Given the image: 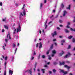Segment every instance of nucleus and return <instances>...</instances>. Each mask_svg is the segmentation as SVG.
<instances>
[{
    "label": "nucleus",
    "mask_w": 75,
    "mask_h": 75,
    "mask_svg": "<svg viewBox=\"0 0 75 75\" xmlns=\"http://www.w3.org/2000/svg\"><path fill=\"white\" fill-rule=\"evenodd\" d=\"M52 21H50V22H49V23H48V24H51V23H52Z\"/></svg>",
    "instance_id": "54"
},
{
    "label": "nucleus",
    "mask_w": 75,
    "mask_h": 75,
    "mask_svg": "<svg viewBox=\"0 0 75 75\" xmlns=\"http://www.w3.org/2000/svg\"><path fill=\"white\" fill-rule=\"evenodd\" d=\"M64 64H65V62H63L62 63L61 62H59V65L60 66H61V65H64Z\"/></svg>",
    "instance_id": "12"
},
{
    "label": "nucleus",
    "mask_w": 75,
    "mask_h": 75,
    "mask_svg": "<svg viewBox=\"0 0 75 75\" xmlns=\"http://www.w3.org/2000/svg\"><path fill=\"white\" fill-rule=\"evenodd\" d=\"M19 31H21V27L20 26V25H19L18 26V28H17V32H16L17 33H18V31H19Z\"/></svg>",
    "instance_id": "5"
},
{
    "label": "nucleus",
    "mask_w": 75,
    "mask_h": 75,
    "mask_svg": "<svg viewBox=\"0 0 75 75\" xmlns=\"http://www.w3.org/2000/svg\"><path fill=\"white\" fill-rule=\"evenodd\" d=\"M66 28H70V27H69V25H67L66 26Z\"/></svg>",
    "instance_id": "45"
},
{
    "label": "nucleus",
    "mask_w": 75,
    "mask_h": 75,
    "mask_svg": "<svg viewBox=\"0 0 75 75\" xmlns=\"http://www.w3.org/2000/svg\"><path fill=\"white\" fill-rule=\"evenodd\" d=\"M36 55V53H35V52L34 51L33 54V55Z\"/></svg>",
    "instance_id": "50"
},
{
    "label": "nucleus",
    "mask_w": 75,
    "mask_h": 75,
    "mask_svg": "<svg viewBox=\"0 0 75 75\" xmlns=\"http://www.w3.org/2000/svg\"><path fill=\"white\" fill-rule=\"evenodd\" d=\"M42 58L44 59V58H45V55H42Z\"/></svg>",
    "instance_id": "40"
},
{
    "label": "nucleus",
    "mask_w": 75,
    "mask_h": 75,
    "mask_svg": "<svg viewBox=\"0 0 75 75\" xmlns=\"http://www.w3.org/2000/svg\"><path fill=\"white\" fill-rule=\"evenodd\" d=\"M52 35V36L53 37H54V35H57V32L56 31H54V33H52L51 34Z\"/></svg>",
    "instance_id": "7"
},
{
    "label": "nucleus",
    "mask_w": 75,
    "mask_h": 75,
    "mask_svg": "<svg viewBox=\"0 0 75 75\" xmlns=\"http://www.w3.org/2000/svg\"><path fill=\"white\" fill-rule=\"evenodd\" d=\"M16 29H15L13 33V34H14H14H16Z\"/></svg>",
    "instance_id": "36"
},
{
    "label": "nucleus",
    "mask_w": 75,
    "mask_h": 75,
    "mask_svg": "<svg viewBox=\"0 0 75 75\" xmlns=\"http://www.w3.org/2000/svg\"><path fill=\"white\" fill-rule=\"evenodd\" d=\"M71 30L72 31H74L75 32V29H73L72 28H71Z\"/></svg>",
    "instance_id": "34"
},
{
    "label": "nucleus",
    "mask_w": 75,
    "mask_h": 75,
    "mask_svg": "<svg viewBox=\"0 0 75 75\" xmlns=\"http://www.w3.org/2000/svg\"><path fill=\"white\" fill-rule=\"evenodd\" d=\"M70 56H71V54L69 52H68V54L66 55L64 58H68V57H70Z\"/></svg>",
    "instance_id": "6"
},
{
    "label": "nucleus",
    "mask_w": 75,
    "mask_h": 75,
    "mask_svg": "<svg viewBox=\"0 0 75 75\" xmlns=\"http://www.w3.org/2000/svg\"><path fill=\"white\" fill-rule=\"evenodd\" d=\"M50 50H48V51H47V53H46V54L47 55H48V54H49V53H50Z\"/></svg>",
    "instance_id": "31"
},
{
    "label": "nucleus",
    "mask_w": 75,
    "mask_h": 75,
    "mask_svg": "<svg viewBox=\"0 0 75 75\" xmlns=\"http://www.w3.org/2000/svg\"><path fill=\"white\" fill-rule=\"evenodd\" d=\"M39 44L40 45L39 47V49H40V48H42V44L41 43V42H40V43H39Z\"/></svg>",
    "instance_id": "14"
},
{
    "label": "nucleus",
    "mask_w": 75,
    "mask_h": 75,
    "mask_svg": "<svg viewBox=\"0 0 75 75\" xmlns=\"http://www.w3.org/2000/svg\"><path fill=\"white\" fill-rule=\"evenodd\" d=\"M4 28H6V29L8 30V26H7L4 25Z\"/></svg>",
    "instance_id": "22"
},
{
    "label": "nucleus",
    "mask_w": 75,
    "mask_h": 75,
    "mask_svg": "<svg viewBox=\"0 0 75 75\" xmlns=\"http://www.w3.org/2000/svg\"><path fill=\"white\" fill-rule=\"evenodd\" d=\"M70 23L68 22L67 23V25H70Z\"/></svg>",
    "instance_id": "49"
},
{
    "label": "nucleus",
    "mask_w": 75,
    "mask_h": 75,
    "mask_svg": "<svg viewBox=\"0 0 75 75\" xmlns=\"http://www.w3.org/2000/svg\"><path fill=\"white\" fill-rule=\"evenodd\" d=\"M25 7V4H24L23 5V8H22V9L23 10V15L24 16H25V10L24 8V7Z\"/></svg>",
    "instance_id": "2"
},
{
    "label": "nucleus",
    "mask_w": 75,
    "mask_h": 75,
    "mask_svg": "<svg viewBox=\"0 0 75 75\" xmlns=\"http://www.w3.org/2000/svg\"><path fill=\"white\" fill-rule=\"evenodd\" d=\"M14 60V56H12V61H13Z\"/></svg>",
    "instance_id": "37"
},
{
    "label": "nucleus",
    "mask_w": 75,
    "mask_h": 75,
    "mask_svg": "<svg viewBox=\"0 0 75 75\" xmlns=\"http://www.w3.org/2000/svg\"><path fill=\"white\" fill-rule=\"evenodd\" d=\"M64 14H63V16H65V14H67V11L65 10H64Z\"/></svg>",
    "instance_id": "10"
},
{
    "label": "nucleus",
    "mask_w": 75,
    "mask_h": 75,
    "mask_svg": "<svg viewBox=\"0 0 75 75\" xmlns=\"http://www.w3.org/2000/svg\"><path fill=\"white\" fill-rule=\"evenodd\" d=\"M21 16H23V13H21Z\"/></svg>",
    "instance_id": "62"
},
{
    "label": "nucleus",
    "mask_w": 75,
    "mask_h": 75,
    "mask_svg": "<svg viewBox=\"0 0 75 75\" xmlns=\"http://www.w3.org/2000/svg\"><path fill=\"white\" fill-rule=\"evenodd\" d=\"M54 45L53 44H52L50 46V50H51L52 48H53V45Z\"/></svg>",
    "instance_id": "15"
},
{
    "label": "nucleus",
    "mask_w": 75,
    "mask_h": 75,
    "mask_svg": "<svg viewBox=\"0 0 75 75\" xmlns=\"http://www.w3.org/2000/svg\"><path fill=\"white\" fill-rule=\"evenodd\" d=\"M52 54H56V51H55V50H53L52 51Z\"/></svg>",
    "instance_id": "17"
},
{
    "label": "nucleus",
    "mask_w": 75,
    "mask_h": 75,
    "mask_svg": "<svg viewBox=\"0 0 75 75\" xmlns=\"http://www.w3.org/2000/svg\"><path fill=\"white\" fill-rule=\"evenodd\" d=\"M28 72V73H29L30 74V75H32V71H31V69L30 70H28L25 71V72Z\"/></svg>",
    "instance_id": "4"
},
{
    "label": "nucleus",
    "mask_w": 75,
    "mask_h": 75,
    "mask_svg": "<svg viewBox=\"0 0 75 75\" xmlns=\"http://www.w3.org/2000/svg\"><path fill=\"white\" fill-rule=\"evenodd\" d=\"M45 64H47V61H45Z\"/></svg>",
    "instance_id": "52"
},
{
    "label": "nucleus",
    "mask_w": 75,
    "mask_h": 75,
    "mask_svg": "<svg viewBox=\"0 0 75 75\" xmlns=\"http://www.w3.org/2000/svg\"><path fill=\"white\" fill-rule=\"evenodd\" d=\"M47 20L46 21V22L45 23V25H46V24H47Z\"/></svg>",
    "instance_id": "53"
},
{
    "label": "nucleus",
    "mask_w": 75,
    "mask_h": 75,
    "mask_svg": "<svg viewBox=\"0 0 75 75\" xmlns=\"http://www.w3.org/2000/svg\"><path fill=\"white\" fill-rule=\"evenodd\" d=\"M51 55H52V57H54V55H55V54L53 53L51 54Z\"/></svg>",
    "instance_id": "43"
},
{
    "label": "nucleus",
    "mask_w": 75,
    "mask_h": 75,
    "mask_svg": "<svg viewBox=\"0 0 75 75\" xmlns=\"http://www.w3.org/2000/svg\"><path fill=\"white\" fill-rule=\"evenodd\" d=\"M2 3L1 2L0 3V6H2Z\"/></svg>",
    "instance_id": "58"
},
{
    "label": "nucleus",
    "mask_w": 75,
    "mask_h": 75,
    "mask_svg": "<svg viewBox=\"0 0 75 75\" xmlns=\"http://www.w3.org/2000/svg\"><path fill=\"white\" fill-rule=\"evenodd\" d=\"M46 64H47V65H50V62H47Z\"/></svg>",
    "instance_id": "51"
},
{
    "label": "nucleus",
    "mask_w": 75,
    "mask_h": 75,
    "mask_svg": "<svg viewBox=\"0 0 75 75\" xmlns=\"http://www.w3.org/2000/svg\"><path fill=\"white\" fill-rule=\"evenodd\" d=\"M57 64H58V63H57V62H53V64L54 65H57Z\"/></svg>",
    "instance_id": "26"
},
{
    "label": "nucleus",
    "mask_w": 75,
    "mask_h": 75,
    "mask_svg": "<svg viewBox=\"0 0 75 75\" xmlns=\"http://www.w3.org/2000/svg\"><path fill=\"white\" fill-rule=\"evenodd\" d=\"M73 37V36H72L70 35L68 37V38L69 39H71V38H72Z\"/></svg>",
    "instance_id": "21"
},
{
    "label": "nucleus",
    "mask_w": 75,
    "mask_h": 75,
    "mask_svg": "<svg viewBox=\"0 0 75 75\" xmlns=\"http://www.w3.org/2000/svg\"><path fill=\"white\" fill-rule=\"evenodd\" d=\"M37 71L38 72H40V70L39 69H37Z\"/></svg>",
    "instance_id": "61"
},
{
    "label": "nucleus",
    "mask_w": 75,
    "mask_h": 75,
    "mask_svg": "<svg viewBox=\"0 0 75 75\" xmlns=\"http://www.w3.org/2000/svg\"><path fill=\"white\" fill-rule=\"evenodd\" d=\"M42 3L40 4V8H42Z\"/></svg>",
    "instance_id": "32"
},
{
    "label": "nucleus",
    "mask_w": 75,
    "mask_h": 75,
    "mask_svg": "<svg viewBox=\"0 0 75 75\" xmlns=\"http://www.w3.org/2000/svg\"><path fill=\"white\" fill-rule=\"evenodd\" d=\"M75 42V38H73V42Z\"/></svg>",
    "instance_id": "47"
},
{
    "label": "nucleus",
    "mask_w": 75,
    "mask_h": 75,
    "mask_svg": "<svg viewBox=\"0 0 75 75\" xmlns=\"http://www.w3.org/2000/svg\"><path fill=\"white\" fill-rule=\"evenodd\" d=\"M44 26H45V29H46V28H47V27H48V25H45Z\"/></svg>",
    "instance_id": "30"
},
{
    "label": "nucleus",
    "mask_w": 75,
    "mask_h": 75,
    "mask_svg": "<svg viewBox=\"0 0 75 75\" xmlns=\"http://www.w3.org/2000/svg\"><path fill=\"white\" fill-rule=\"evenodd\" d=\"M64 67L65 68H67V69H68V71H69V68H70V67H69L68 66V65H65L64 66Z\"/></svg>",
    "instance_id": "8"
},
{
    "label": "nucleus",
    "mask_w": 75,
    "mask_h": 75,
    "mask_svg": "<svg viewBox=\"0 0 75 75\" xmlns=\"http://www.w3.org/2000/svg\"><path fill=\"white\" fill-rule=\"evenodd\" d=\"M53 13H55V9L53 10Z\"/></svg>",
    "instance_id": "56"
},
{
    "label": "nucleus",
    "mask_w": 75,
    "mask_h": 75,
    "mask_svg": "<svg viewBox=\"0 0 75 75\" xmlns=\"http://www.w3.org/2000/svg\"><path fill=\"white\" fill-rule=\"evenodd\" d=\"M45 70V69H41V71H42V73H43V74L45 73V71H44Z\"/></svg>",
    "instance_id": "27"
},
{
    "label": "nucleus",
    "mask_w": 75,
    "mask_h": 75,
    "mask_svg": "<svg viewBox=\"0 0 75 75\" xmlns=\"http://www.w3.org/2000/svg\"><path fill=\"white\" fill-rule=\"evenodd\" d=\"M61 42H62V43H64V42H65V40H62L61 41Z\"/></svg>",
    "instance_id": "23"
},
{
    "label": "nucleus",
    "mask_w": 75,
    "mask_h": 75,
    "mask_svg": "<svg viewBox=\"0 0 75 75\" xmlns=\"http://www.w3.org/2000/svg\"><path fill=\"white\" fill-rule=\"evenodd\" d=\"M48 59L49 60H51V59H52V58H51L50 55H48Z\"/></svg>",
    "instance_id": "20"
},
{
    "label": "nucleus",
    "mask_w": 75,
    "mask_h": 75,
    "mask_svg": "<svg viewBox=\"0 0 75 75\" xmlns=\"http://www.w3.org/2000/svg\"><path fill=\"white\" fill-rule=\"evenodd\" d=\"M54 15H52V16L50 17V18H52V17H54Z\"/></svg>",
    "instance_id": "63"
},
{
    "label": "nucleus",
    "mask_w": 75,
    "mask_h": 75,
    "mask_svg": "<svg viewBox=\"0 0 75 75\" xmlns=\"http://www.w3.org/2000/svg\"><path fill=\"white\" fill-rule=\"evenodd\" d=\"M40 56H41V54H39L38 57V59H40Z\"/></svg>",
    "instance_id": "48"
},
{
    "label": "nucleus",
    "mask_w": 75,
    "mask_h": 75,
    "mask_svg": "<svg viewBox=\"0 0 75 75\" xmlns=\"http://www.w3.org/2000/svg\"><path fill=\"white\" fill-rule=\"evenodd\" d=\"M8 36L9 37V39H10V40H11V37H10V34L8 33L7 34L6 36V37L7 39H5V41H6V42H7L9 40L8 38Z\"/></svg>",
    "instance_id": "1"
},
{
    "label": "nucleus",
    "mask_w": 75,
    "mask_h": 75,
    "mask_svg": "<svg viewBox=\"0 0 75 75\" xmlns=\"http://www.w3.org/2000/svg\"><path fill=\"white\" fill-rule=\"evenodd\" d=\"M59 22L61 23H62V21L61 20H59Z\"/></svg>",
    "instance_id": "39"
},
{
    "label": "nucleus",
    "mask_w": 75,
    "mask_h": 75,
    "mask_svg": "<svg viewBox=\"0 0 75 75\" xmlns=\"http://www.w3.org/2000/svg\"><path fill=\"white\" fill-rule=\"evenodd\" d=\"M64 54V52L63 51H62V53H60L59 54V55H60V56H62V55H63Z\"/></svg>",
    "instance_id": "13"
},
{
    "label": "nucleus",
    "mask_w": 75,
    "mask_h": 75,
    "mask_svg": "<svg viewBox=\"0 0 75 75\" xmlns=\"http://www.w3.org/2000/svg\"><path fill=\"white\" fill-rule=\"evenodd\" d=\"M39 44V43H37L36 44V48H37V47H38V45Z\"/></svg>",
    "instance_id": "55"
},
{
    "label": "nucleus",
    "mask_w": 75,
    "mask_h": 75,
    "mask_svg": "<svg viewBox=\"0 0 75 75\" xmlns=\"http://www.w3.org/2000/svg\"><path fill=\"white\" fill-rule=\"evenodd\" d=\"M59 26H60V27H63V25H59Z\"/></svg>",
    "instance_id": "60"
},
{
    "label": "nucleus",
    "mask_w": 75,
    "mask_h": 75,
    "mask_svg": "<svg viewBox=\"0 0 75 75\" xmlns=\"http://www.w3.org/2000/svg\"><path fill=\"white\" fill-rule=\"evenodd\" d=\"M4 30L3 29L2 30V33H4Z\"/></svg>",
    "instance_id": "59"
},
{
    "label": "nucleus",
    "mask_w": 75,
    "mask_h": 75,
    "mask_svg": "<svg viewBox=\"0 0 75 75\" xmlns=\"http://www.w3.org/2000/svg\"><path fill=\"white\" fill-rule=\"evenodd\" d=\"M61 7H62V8H64V5L63 4H62L61 5Z\"/></svg>",
    "instance_id": "19"
},
{
    "label": "nucleus",
    "mask_w": 75,
    "mask_h": 75,
    "mask_svg": "<svg viewBox=\"0 0 75 75\" xmlns=\"http://www.w3.org/2000/svg\"><path fill=\"white\" fill-rule=\"evenodd\" d=\"M71 45H69L68 48V49H70L71 48Z\"/></svg>",
    "instance_id": "38"
},
{
    "label": "nucleus",
    "mask_w": 75,
    "mask_h": 75,
    "mask_svg": "<svg viewBox=\"0 0 75 75\" xmlns=\"http://www.w3.org/2000/svg\"><path fill=\"white\" fill-rule=\"evenodd\" d=\"M5 61H7V57H6L5 58Z\"/></svg>",
    "instance_id": "44"
},
{
    "label": "nucleus",
    "mask_w": 75,
    "mask_h": 75,
    "mask_svg": "<svg viewBox=\"0 0 75 75\" xmlns=\"http://www.w3.org/2000/svg\"><path fill=\"white\" fill-rule=\"evenodd\" d=\"M13 71H11V70H9V75H10V74H11V75H12V74H13Z\"/></svg>",
    "instance_id": "11"
},
{
    "label": "nucleus",
    "mask_w": 75,
    "mask_h": 75,
    "mask_svg": "<svg viewBox=\"0 0 75 75\" xmlns=\"http://www.w3.org/2000/svg\"><path fill=\"white\" fill-rule=\"evenodd\" d=\"M49 73L50 74H52V71H49Z\"/></svg>",
    "instance_id": "46"
},
{
    "label": "nucleus",
    "mask_w": 75,
    "mask_h": 75,
    "mask_svg": "<svg viewBox=\"0 0 75 75\" xmlns=\"http://www.w3.org/2000/svg\"><path fill=\"white\" fill-rule=\"evenodd\" d=\"M37 62H35V66H34V67H35V68H36V67L37 66Z\"/></svg>",
    "instance_id": "28"
},
{
    "label": "nucleus",
    "mask_w": 75,
    "mask_h": 75,
    "mask_svg": "<svg viewBox=\"0 0 75 75\" xmlns=\"http://www.w3.org/2000/svg\"><path fill=\"white\" fill-rule=\"evenodd\" d=\"M60 72H62L64 74H67L68 72L67 71H64V70H63L60 69Z\"/></svg>",
    "instance_id": "3"
},
{
    "label": "nucleus",
    "mask_w": 75,
    "mask_h": 75,
    "mask_svg": "<svg viewBox=\"0 0 75 75\" xmlns=\"http://www.w3.org/2000/svg\"><path fill=\"white\" fill-rule=\"evenodd\" d=\"M66 8L67 9H68V10H70L71 8V5H69V7H67Z\"/></svg>",
    "instance_id": "16"
},
{
    "label": "nucleus",
    "mask_w": 75,
    "mask_h": 75,
    "mask_svg": "<svg viewBox=\"0 0 75 75\" xmlns=\"http://www.w3.org/2000/svg\"><path fill=\"white\" fill-rule=\"evenodd\" d=\"M52 71H53V72H54V73H55V72H56V70H55V69H53Z\"/></svg>",
    "instance_id": "35"
},
{
    "label": "nucleus",
    "mask_w": 75,
    "mask_h": 75,
    "mask_svg": "<svg viewBox=\"0 0 75 75\" xmlns=\"http://www.w3.org/2000/svg\"><path fill=\"white\" fill-rule=\"evenodd\" d=\"M4 75H6V70L4 71Z\"/></svg>",
    "instance_id": "33"
},
{
    "label": "nucleus",
    "mask_w": 75,
    "mask_h": 75,
    "mask_svg": "<svg viewBox=\"0 0 75 75\" xmlns=\"http://www.w3.org/2000/svg\"><path fill=\"white\" fill-rule=\"evenodd\" d=\"M2 21H6V18H4L3 19Z\"/></svg>",
    "instance_id": "24"
},
{
    "label": "nucleus",
    "mask_w": 75,
    "mask_h": 75,
    "mask_svg": "<svg viewBox=\"0 0 75 75\" xmlns=\"http://www.w3.org/2000/svg\"><path fill=\"white\" fill-rule=\"evenodd\" d=\"M44 67L45 68H46L47 69H48V68H49V67L47 65V64H45L44 65Z\"/></svg>",
    "instance_id": "18"
},
{
    "label": "nucleus",
    "mask_w": 75,
    "mask_h": 75,
    "mask_svg": "<svg viewBox=\"0 0 75 75\" xmlns=\"http://www.w3.org/2000/svg\"><path fill=\"white\" fill-rule=\"evenodd\" d=\"M4 65H5V67L6 68V65H7V62L6 61L5 62V63H4Z\"/></svg>",
    "instance_id": "25"
},
{
    "label": "nucleus",
    "mask_w": 75,
    "mask_h": 75,
    "mask_svg": "<svg viewBox=\"0 0 75 75\" xmlns=\"http://www.w3.org/2000/svg\"><path fill=\"white\" fill-rule=\"evenodd\" d=\"M57 30H60V28L59 27H57Z\"/></svg>",
    "instance_id": "64"
},
{
    "label": "nucleus",
    "mask_w": 75,
    "mask_h": 75,
    "mask_svg": "<svg viewBox=\"0 0 75 75\" xmlns=\"http://www.w3.org/2000/svg\"><path fill=\"white\" fill-rule=\"evenodd\" d=\"M58 17V15H57L56 16H55L54 18H57Z\"/></svg>",
    "instance_id": "29"
},
{
    "label": "nucleus",
    "mask_w": 75,
    "mask_h": 75,
    "mask_svg": "<svg viewBox=\"0 0 75 75\" xmlns=\"http://www.w3.org/2000/svg\"><path fill=\"white\" fill-rule=\"evenodd\" d=\"M33 59H34V57H32V58H31V60H33Z\"/></svg>",
    "instance_id": "57"
},
{
    "label": "nucleus",
    "mask_w": 75,
    "mask_h": 75,
    "mask_svg": "<svg viewBox=\"0 0 75 75\" xmlns=\"http://www.w3.org/2000/svg\"><path fill=\"white\" fill-rule=\"evenodd\" d=\"M16 47V45H15V44H13V48H14Z\"/></svg>",
    "instance_id": "42"
},
{
    "label": "nucleus",
    "mask_w": 75,
    "mask_h": 75,
    "mask_svg": "<svg viewBox=\"0 0 75 75\" xmlns=\"http://www.w3.org/2000/svg\"><path fill=\"white\" fill-rule=\"evenodd\" d=\"M66 63H68V64H69V63H70V62L67 61H66Z\"/></svg>",
    "instance_id": "41"
},
{
    "label": "nucleus",
    "mask_w": 75,
    "mask_h": 75,
    "mask_svg": "<svg viewBox=\"0 0 75 75\" xmlns=\"http://www.w3.org/2000/svg\"><path fill=\"white\" fill-rule=\"evenodd\" d=\"M64 31L66 33H69V31L68 30V29H64Z\"/></svg>",
    "instance_id": "9"
}]
</instances>
